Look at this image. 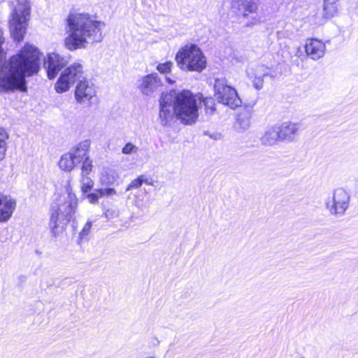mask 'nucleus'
I'll list each match as a JSON object with an SVG mask.
<instances>
[{"mask_svg": "<svg viewBox=\"0 0 358 358\" xmlns=\"http://www.w3.org/2000/svg\"><path fill=\"white\" fill-rule=\"evenodd\" d=\"M3 32L0 27V92L25 90V77L31 76L39 70V50L34 45L26 43L8 64L2 63L1 45Z\"/></svg>", "mask_w": 358, "mask_h": 358, "instance_id": "1", "label": "nucleus"}, {"mask_svg": "<svg viewBox=\"0 0 358 358\" xmlns=\"http://www.w3.org/2000/svg\"><path fill=\"white\" fill-rule=\"evenodd\" d=\"M106 24L88 13L73 12L65 21V47L71 50L85 48L89 43H100Z\"/></svg>", "mask_w": 358, "mask_h": 358, "instance_id": "2", "label": "nucleus"}, {"mask_svg": "<svg viewBox=\"0 0 358 358\" xmlns=\"http://www.w3.org/2000/svg\"><path fill=\"white\" fill-rule=\"evenodd\" d=\"M171 94L176 117L184 124H194L199 117V108L201 98L189 90H175L168 92Z\"/></svg>", "mask_w": 358, "mask_h": 358, "instance_id": "3", "label": "nucleus"}, {"mask_svg": "<svg viewBox=\"0 0 358 358\" xmlns=\"http://www.w3.org/2000/svg\"><path fill=\"white\" fill-rule=\"evenodd\" d=\"M8 25L11 36L15 41L24 39L31 17L30 0H9Z\"/></svg>", "mask_w": 358, "mask_h": 358, "instance_id": "4", "label": "nucleus"}, {"mask_svg": "<svg viewBox=\"0 0 358 358\" xmlns=\"http://www.w3.org/2000/svg\"><path fill=\"white\" fill-rule=\"evenodd\" d=\"M78 207V199L72 192L70 182L66 189V193L60 195L57 199V209L52 213L50 225L55 236L62 233Z\"/></svg>", "mask_w": 358, "mask_h": 358, "instance_id": "5", "label": "nucleus"}, {"mask_svg": "<svg viewBox=\"0 0 358 358\" xmlns=\"http://www.w3.org/2000/svg\"><path fill=\"white\" fill-rule=\"evenodd\" d=\"M177 66L185 71L201 72L206 67V58L201 49L194 44L181 48L176 55Z\"/></svg>", "mask_w": 358, "mask_h": 358, "instance_id": "6", "label": "nucleus"}, {"mask_svg": "<svg viewBox=\"0 0 358 358\" xmlns=\"http://www.w3.org/2000/svg\"><path fill=\"white\" fill-rule=\"evenodd\" d=\"M231 8L242 17L244 27H252L261 22L259 4L254 0H232Z\"/></svg>", "mask_w": 358, "mask_h": 358, "instance_id": "7", "label": "nucleus"}, {"mask_svg": "<svg viewBox=\"0 0 358 358\" xmlns=\"http://www.w3.org/2000/svg\"><path fill=\"white\" fill-rule=\"evenodd\" d=\"M84 79L83 66L79 62H74L65 69L57 82L55 89L57 93H63L68 91L77 81L80 82Z\"/></svg>", "mask_w": 358, "mask_h": 358, "instance_id": "8", "label": "nucleus"}, {"mask_svg": "<svg viewBox=\"0 0 358 358\" xmlns=\"http://www.w3.org/2000/svg\"><path fill=\"white\" fill-rule=\"evenodd\" d=\"M214 88L215 96L220 103L234 109L241 106L242 101L236 90L225 79H216Z\"/></svg>", "mask_w": 358, "mask_h": 358, "instance_id": "9", "label": "nucleus"}, {"mask_svg": "<svg viewBox=\"0 0 358 358\" xmlns=\"http://www.w3.org/2000/svg\"><path fill=\"white\" fill-rule=\"evenodd\" d=\"M350 195L342 187L333 191L332 198L325 201V206L329 213L335 216H343L349 207Z\"/></svg>", "mask_w": 358, "mask_h": 358, "instance_id": "10", "label": "nucleus"}, {"mask_svg": "<svg viewBox=\"0 0 358 358\" xmlns=\"http://www.w3.org/2000/svg\"><path fill=\"white\" fill-rule=\"evenodd\" d=\"M171 100V94H168V92L162 93L159 99V120L164 127H170L176 117Z\"/></svg>", "mask_w": 358, "mask_h": 358, "instance_id": "11", "label": "nucleus"}, {"mask_svg": "<svg viewBox=\"0 0 358 358\" xmlns=\"http://www.w3.org/2000/svg\"><path fill=\"white\" fill-rule=\"evenodd\" d=\"M162 87V82L157 73L141 76L137 80V88L145 96H153Z\"/></svg>", "mask_w": 358, "mask_h": 358, "instance_id": "12", "label": "nucleus"}, {"mask_svg": "<svg viewBox=\"0 0 358 358\" xmlns=\"http://www.w3.org/2000/svg\"><path fill=\"white\" fill-rule=\"evenodd\" d=\"M69 61L60 55L52 52L50 53L44 62V67L47 70L48 77L53 79L58 74L59 71L64 68Z\"/></svg>", "mask_w": 358, "mask_h": 358, "instance_id": "13", "label": "nucleus"}, {"mask_svg": "<svg viewBox=\"0 0 358 358\" xmlns=\"http://www.w3.org/2000/svg\"><path fill=\"white\" fill-rule=\"evenodd\" d=\"M248 78L252 80L254 87L257 90L262 89L264 86V78H273L270 69L264 65L258 64L250 68L247 71Z\"/></svg>", "mask_w": 358, "mask_h": 358, "instance_id": "14", "label": "nucleus"}, {"mask_svg": "<svg viewBox=\"0 0 358 358\" xmlns=\"http://www.w3.org/2000/svg\"><path fill=\"white\" fill-rule=\"evenodd\" d=\"M304 48L306 55L315 61L322 58L327 50L325 43L317 38L307 39Z\"/></svg>", "mask_w": 358, "mask_h": 358, "instance_id": "15", "label": "nucleus"}, {"mask_svg": "<svg viewBox=\"0 0 358 358\" xmlns=\"http://www.w3.org/2000/svg\"><path fill=\"white\" fill-rule=\"evenodd\" d=\"M96 95V90L94 85L86 80H80L77 85L75 96L76 101L80 103H85L90 101Z\"/></svg>", "mask_w": 358, "mask_h": 358, "instance_id": "16", "label": "nucleus"}, {"mask_svg": "<svg viewBox=\"0 0 358 358\" xmlns=\"http://www.w3.org/2000/svg\"><path fill=\"white\" fill-rule=\"evenodd\" d=\"M16 201L11 196L0 193V222H6L12 217Z\"/></svg>", "mask_w": 358, "mask_h": 358, "instance_id": "17", "label": "nucleus"}, {"mask_svg": "<svg viewBox=\"0 0 358 358\" xmlns=\"http://www.w3.org/2000/svg\"><path fill=\"white\" fill-rule=\"evenodd\" d=\"M277 127L281 141H293L300 129V125L298 123L292 122H285Z\"/></svg>", "mask_w": 358, "mask_h": 358, "instance_id": "18", "label": "nucleus"}, {"mask_svg": "<svg viewBox=\"0 0 358 358\" xmlns=\"http://www.w3.org/2000/svg\"><path fill=\"white\" fill-rule=\"evenodd\" d=\"M260 141L265 146H272L281 141L277 125L268 127L262 134Z\"/></svg>", "mask_w": 358, "mask_h": 358, "instance_id": "19", "label": "nucleus"}, {"mask_svg": "<svg viewBox=\"0 0 358 358\" xmlns=\"http://www.w3.org/2000/svg\"><path fill=\"white\" fill-rule=\"evenodd\" d=\"M90 143L88 141H83L79 143L76 146L70 149L69 151L72 153L74 159L78 164L81 163L82 161L90 157Z\"/></svg>", "mask_w": 358, "mask_h": 358, "instance_id": "20", "label": "nucleus"}, {"mask_svg": "<svg viewBox=\"0 0 358 358\" xmlns=\"http://www.w3.org/2000/svg\"><path fill=\"white\" fill-rule=\"evenodd\" d=\"M338 0H324L322 5V15L326 19L336 16L338 13Z\"/></svg>", "mask_w": 358, "mask_h": 358, "instance_id": "21", "label": "nucleus"}, {"mask_svg": "<svg viewBox=\"0 0 358 358\" xmlns=\"http://www.w3.org/2000/svg\"><path fill=\"white\" fill-rule=\"evenodd\" d=\"M77 164L72 153L69 151L61 157L59 162V166L63 171L70 172L74 169Z\"/></svg>", "mask_w": 358, "mask_h": 358, "instance_id": "22", "label": "nucleus"}, {"mask_svg": "<svg viewBox=\"0 0 358 358\" xmlns=\"http://www.w3.org/2000/svg\"><path fill=\"white\" fill-rule=\"evenodd\" d=\"M145 183L147 185H152V182L147 178L145 175H141L137 178L133 180L126 188V191H130L133 189H138L141 185Z\"/></svg>", "mask_w": 358, "mask_h": 358, "instance_id": "23", "label": "nucleus"}, {"mask_svg": "<svg viewBox=\"0 0 358 358\" xmlns=\"http://www.w3.org/2000/svg\"><path fill=\"white\" fill-rule=\"evenodd\" d=\"M117 178V174L115 170L108 169L104 171L101 178L102 183L110 185L112 184Z\"/></svg>", "mask_w": 358, "mask_h": 358, "instance_id": "24", "label": "nucleus"}, {"mask_svg": "<svg viewBox=\"0 0 358 358\" xmlns=\"http://www.w3.org/2000/svg\"><path fill=\"white\" fill-rule=\"evenodd\" d=\"M80 188L83 193H87L92 189L94 185L93 180L86 175H80Z\"/></svg>", "mask_w": 358, "mask_h": 358, "instance_id": "25", "label": "nucleus"}, {"mask_svg": "<svg viewBox=\"0 0 358 358\" xmlns=\"http://www.w3.org/2000/svg\"><path fill=\"white\" fill-rule=\"evenodd\" d=\"M120 210L115 206H111L105 209L103 216L107 220H112L117 218L120 216Z\"/></svg>", "mask_w": 358, "mask_h": 358, "instance_id": "26", "label": "nucleus"}, {"mask_svg": "<svg viewBox=\"0 0 358 358\" xmlns=\"http://www.w3.org/2000/svg\"><path fill=\"white\" fill-rule=\"evenodd\" d=\"M236 125L238 129L246 130L250 126V117L248 115H239L237 117Z\"/></svg>", "mask_w": 358, "mask_h": 358, "instance_id": "27", "label": "nucleus"}, {"mask_svg": "<svg viewBox=\"0 0 358 358\" xmlns=\"http://www.w3.org/2000/svg\"><path fill=\"white\" fill-rule=\"evenodd\" d=\"M81 174L88 176L92 171L93 165L92 160L89 158L81 162Z\"/></svg>", "mask_w": 358, "mask_h": 358, "instance_id": "28", "label": "nucleus"}, {"mask_svg": "<svg viewBox=\"0 0 358 358\" xmlns=\"http://www.w3.org/2000/svg\"><path fill=\"white\" fill-rule=\"evenodd\" d=\"M173 66L172 62H166L164 63H160L157 66V70L161 73H168L171 71Z\"/></svg>", "mask_w": 358, "mask_h": 358, "instance_id": "29", "label": "nucleus"}, {"mask_svg": "<svg viewBox=\"0 0 358 358\" xmlns=\"http://www.w3.org/2000/svg\"><path fill=\"white\" fill-rule=\"evenodd\" d=\"M203 104L206 107V113L213 114L215 110V103L213 98H206L203 100Z\"/></svg>", "mask_w": 358, "mask_h": 358, "instance_id": "30", "label": "nucleus"}, {"mask_svg": "<svg viewBox=\"0 0 358 358\" xmlns=\"http://www.w3.org/2000/svg\"><path fill=\"white\" fill-rule=\"evenodd\" d=\"M138 151V148L130 142L126 143V145L122 148V152L124 155L136 154Z\"/></svg>", "mask_w": 358, "mask_h": 358, "instance_id": "31", "label": "nucleus"}, {"mask_svg": "<svg viewBox=\"0 0 358 358\" xmlns=\"http://www.w3.org/2000/svg\"><path fill=\"white\" fill-rule=\"evenodd\" d=\"M99 196H112L117 194V192L114 188H101L99 189Z\"/></svg>", "mask_w": 358, "mask_h": 358, "instance_id": "32", "label": "nucleus"}, {"mask_svg": "<svg viewBox=\"0 0 358 358\" xmlns=\"http://www.w3.org/2000/svg\"><path fill=\"white\" fill-rule=\"evenodd\" d=\"M92 226V222L91 221H87L86 222L82 231L80 232V236L81 239H83L88 236V234L90 233Z\"/></svg>", "mask_w": 358, "mask_h": 358, "instance_id": "33", "label": "nucleus"}, {"mask_svg": "<svg viewBox=\"0 0 358 358\" xmlns=\"http://www.w3.org/2000/svg\"><path fill=\"white\" fill-rule=\"evenodd\" d=\"M101 196H99V190L95 189L94 192L89 194L87 196V198L88 199L90 203L95 204L97 203L99 201V198H101Z\"/></svg>", "mask_w": 358, "mask_h": 358, "instance_id": "34", "label": "nucleus"}, {"mask_svg": "<svg viewBox=\"0 0 358 358\" xmlns=\"http://www.w3.org/2000/svg\"><path fill=\"white\" fill-rule=\"evenodd\" d=\"M7 141H0V161L5 158L7 150Z\"/></svg>", "mask_w": 358, "mask_h": 358, "instance_id": "35", "label": "nucleus"}, {"mask_svg": "<svg viewBox=\"0 0 358 358\" xmlns=\"http://www.w3.org/2000/svg\"><path fill=\"white\" fill-rule=\"evenodd\" d=\"M9 138L8 131L3 127H0V141H7Z\"/></svg>", "mask_w": 358, "mask_h": 358, "instance_id": "36", "label": "nucleus"}, {"mask_svg": "<svg viewBox=\"0 0 358 358\" xmlns=\"http://www.w3.org/2000/svg\"><path fill=\"white\" fill-rule=\"evenodd\" d=\"M166 80L169 84H173L175 83V81L170 78H166Z\"/></svg>", "mask_w": 358, "mask_h": 358, "instance_id": "37", "label": "nucleus"}, {"mask_svg": "<svg viewBox=\"0 0 358 358\" xmlns=\"http://www.w3.org/2000/svg\"><path fill=\"white\" fill-rule=\"evenodd\" d=\"M35 252H36V254H41V253H42V252H41L40 250H35Z\"/></svg>", "mask_w": 358, "mask_h": 358, "instance_id": "38", "label": "nucleus"}]
</instances>
